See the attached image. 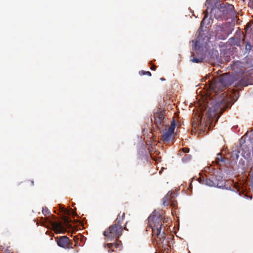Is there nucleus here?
Instances as JSON below:
<instances>
[{"instance_id": "1", "label": "nucleus", "mask_w": 253, "mask_h": 253, "mask_svg": "<svg viewBox=\"0 0 253 253\" xmlns=\"http://www.w3.org/2000/svg\"><path fill=\"white\" fill-rule=\"evenodd\" d=\"M230 101L231 98L225 92L220 94L215 100L209 97L204 102V109H208L207 117L210 120L215 119L217 121L219 117V114H222L231 105Z\"/></svg>"}, {"instance_id": "2", "label": "nucleus", "mask_w": 253, "mask_h": 253, "mask_svg": "<svg viewBox=\"0 0 253 253\" xmlns=\"http://www.w3.org/2000/svg\"><path fill=\"white\" fill-rule=\"evenodd\" d=\"M218 0H207L205 5L210 9V13H213L218 21L226 20L234 17L235 14L233 5L226 2L218 4Z\"/></svg>"}, {"instance_id": "3", "label": "nucleus", "mask_w": 253, "mask_h": 253, "mask_svg": "<svg viewBox=\"0 0 253 253\" xmlns=\"http://www.w3.org/2000/svg\"><path fill=\"white\" fill-rule=\"evenodd\" d=\"M210 38L207 33L200 32L196 41L193 46V50L194 52H192L190 60L193 63H199L202 62L207 57V52L209 51V40Z\"/></svg>"}, {"instance_id": "4", "label": "nucleus", "mask_w": 253, "mask_h": 253, "mask_svg": "<svg viewBox=\"0 0 253 253\" xmlns=\"http://www.w3.org/2000/svg\"><path fill=\"white\" fill-rule=\"evenodd\" d=\"M160 216V214L155 211L148 218L149 226L152 229V236L157 244L163 243L165 240V232H161L162 224Z\"/></svg>"}, {"instance_id": "5", "label": "nucleus", "mask_w": 253, "mask_h": 253, "mask_svg": "<svg viewBox=\"0 0 253 253\" xmlns=\"http://www.w3.org/2000/svg\"><path fill=\"white\" fill-rule=\"evenodd\" d=\"M235 82L233 76L225 74L219 77L218 81L211 85L212 90L216 93L217 91H222L227 86L230 85Z\"/></svg>"}, {"instance_id": "6", "label": "nucleus", "mask_w": 253, "mask_h": 253, "mask_svg": "<svg viewBox=\"0 0 253 253\" xmlns=\"http://www.w3.org/2000/svg\"><path fill=\"white\" fill-rule=\"evenodd\" d=\"M233 30V28L228 23H218L215 25V31L216 32V35L222 34V39L226 38L232 33Z\"/></svg>"}, {"instance_id": "7", "label": "nucleus", "mask_w": 253, "mask_h": 253, "mask_svg": "<svg viewBox=\"0 0 253 253\" xmlns=\"http://www.w3.org/2000/svg\"><path fill=\"white\" fill-rule=\"evenodd\" d=\"M122 230L121 225L114 224L110 226L108 230L104 231L103 235L111 240L113 238H119L122 235Z\"/></svg>"}, {"instance_id": "8", "label": "nucleus", "mask_w": 253, "mask_h": 253, "mask_svg": "<svg viewBox=\"0 0 253 253\" xmlns=\"http://www.w3.org/2000/svg\"><path fill=\"white\" fill-rule=\"evenodd\" d=\"M176 127V123L174 120H173L170 124V126L168 128V129L164 132L162 137L163 140L165 141H169L170 140L171 136L172 133L174 132V130Z\"/></svg>"}, {"instance_id": "9", "label": "nucleus", "mask_w": 253, "mask_h": 253, "mask_svg": "<svg viewBox=\"0 0 253 253\" xmlns=\"http://www.w3.org/2000/svg\"><path fill=\"white\" fill-rule=\"evenodd\" d=\"M154 118L156 125L158 127L161 126H165L166 124V119L162 111L156 112L154 113Z\"/></svg>"}, {"instance_id": "10", "label": "nucleus", "mask_w": 253, "mask_h": 253, "mask_svg": "<svg viewBox=\"0 0 253 253\" xmlns=\"http://www.w3.org/2000/svg\"><path fill=\"white\" fill-rule=\"evenodd\" d=\"M208 42L209 43L210 45L209 51L207 54V56L209 57L213 61H217L219 58V54L218 51L217 50L213 49V48L211 49L212 43L210 41V39L208 41Z\"/></svg>"}, {"instance_id": "11", "label": "nucleus", "mask_w": 253, "mask_h": 253, "mask_svg": "<svg viewBox=\"0 0 253 253\" xmlns=\"http://www.w3.org/2000/svg\"><path fill=\"white\" fill-rule=\"evenodd\" d=\"M69 238L66 236L61 237L57 241V245L58 246L64 249L69 247Z\"/></svg>"}, {"instance_id": "12", "label": "nucleus", "mask_w": 253, "mask_h": 253, "mask_svg": "<svg viewBox=\"0 0 253 253\" xmlns=\"http://www.w3.org/2000/svg\"><path fill=\"white\" fill-rule=\"evenodd\" d=\"M216 187L219 188H223L225 187V182L220 175H216L214 178Z\"/></svg>"}, {"instance_id": "13", "label": "nucleus", "mask_w": 253, "mask_h": 253, "mask_svg": "<svg viewBox=\"0 0 253 253\" xmlns=\"http://www.w3.org/2000/svg\"><path fill=\"white\" fill-rule=\"evenodd\" d=\"M210 9H208L207 8L206 10L204 11L205 16L203 19L201 23V28L204 26L205 25H207L210 23V21L211 20V18H208V13L210 12Z\"/></svg>"}, {"instance_id": "14", "label": "nucleus", "mask_w": 253, "mask_h": 253, "mask_svg": "<svg viewBox=\"0 0 253 253\" xmlns=\"http://www.w3.org/2000/svg\"><path fill=\"white\" fill-rule=\"evenodd\" d=\"M121 246L122 243L121 241H118L117 243L107 244L106 247L109 249L108 250V252H110V250H112V252H114L115 248L120 249L121 248Z\"/></svg>"}, {"instance_id": "15", "label": "nucleus", "mask_w": 253, "mask_h": 253, "mask_svg": "<svg viewBox=\"0 0 253 253\" xmlns=\"http://www.w3.org/2000/svg\"><path fill=\"white\" fill-rule=\"evenodd\" d=\"M174 193L171 191L169 192L164 197L163 199V205L165 206H167L169 205L168 202L169 201L171 202V199L170 198V196L172 195V197L174 196Z\"/></svg>"}, {"instance_id": "16", "label": "nucleus", "mask_w": 253, "mask_h": 253, "mask_svg": "<svg viewBox=\"0 0 253 253\" xmlns=\"http://www.w3.org/2000/svg\"><path fill=\"white\" fill-rule=\"evenodd\" d=\"M225 159L222 157L221 153H218L215 158L214 163L219 166H221L222 164H225Z\"/></svg>"}, {"instance_id": "17", "label": "nucleus", "mask_w": 253, "mask_h": 253, "mask_svg": "<svg viewBox=\"0 0 253 253\" xmlns=\"http://www.w3.org/2000/svg\"><path fill=\"white\" fill-rule=\"evenodd\" d=\"M56 216L51 214L49 216L46 217V220L48 223L50 224L53 226H57V223L55 220Z\"/></svg>"}, {"instance_id": "18", "label": "nucleus", "mask_w": 253, "mask_h": 253, "mask_svg": "<svg viewBox=\"0 0 253 253\" xmlns=\"http://www.w3.org/2000/svg\"><path fill=\"white\" fill-rule=\"evenodd\" d=\"M240 86H247L249 84L248 81L245 78L240 79L237 83H236Z\"/></svg>"}, {"instance_id": "19", "label": "nucleus", "mask_w": 253, "mask_h": 253, "mask_svg": "<svg viewBox=\"0 0 253 253\" xmlns=\"http://www.w3.org/2000/svg\"><path fill=\"white\" fill-rule=\"evenodd\" d=\"M204 183L210 187H216L215 182L211 179H206L204 181Z\"/></svg>"}, {"instance_id": "20", "label": "nucleus", "mask_w": 253, "mask_h": 253, "mask_svg": "<svg viewBox=\"0 0 253 253\" xmlns=\"http://www.w3.org/2000/svg\"><path fill=\"white\" fill-rule=\"evenodd\" d=\"M240 152L238 150L233 151L231 154V158L233 160H238Z\"/></svg>"}, {"instance_id": "21", "label": "nucleus", "mask_w": 253, "mask_h": 253, "mask_svg": "<svg viewBox=\"0 0 253 253\" xmlns=\"http://www.w3.org/2000/svg\"><path fill=\"white\" fill-rule=\"evenodd\" d=\"M191 159V156L189 154L185 155L182 158V161L183 163H187Z\"/></svg>"}, {"instance_id": "22", "label": "nucleus", "mask_w": 253, "mask_h": 253, "mask_svg": "<svg viewBox=\"0 0 253 253\" xmlns=\"http://www.w3.org/2000/svg\"><path fill=\"white\" fill-rule=\"evenodd\" d=\"M124 216H125V213H123L122 217H121V216H120V214H119L118 215V217H117V219H116V221H117V224H116L117 225H121V222L122 220H123V219L124 218Z\"/></svg>"}, {"instance_id": "23", "label": "nucleus", "mask_w": 253, "mask_h": 253, "mask_svg": "<svg viewBox=\"0 0 253 253\" xmlns=\"http://www.w3.org/2000/svg\"><path fill=\"white\" fill-rule=\"evenodd\" d=\"M42 212L44 215H46V214H48L50 213L49 210L48 209L47 207H44L42 208Z\"/></svg>"}, {"instance_id": "24", "label": "nucleus", "mask_w": 253, "mask_h": 253, "mask_svg": "<svg viewBox=\"0 0 253 253\" xmlns=\"http://www.w3.org/2000/svg\"><path fill=\"white\" fill-rule=\"evenodd\" d=\"M245 48H246L247 52H249L251 50V48H252V46H251V44L249 43V42H247L246 43Z\"/></svg>"}, {"instance_id": "25", "label": "nucleus", "mask_w": 253, "mask_h": 253, "mask_svg": "<svg viewBox=\"0 0 253 253\" xmlns=\"http://www.w3.org/2000/svg\"><path fill=\"white\" fill-rule=\"evenodd\" d=\"M141 72L143 75H147L149 76H151V73L149 71H144L143 70H142Z\"/></svg>"}, {"instance_id": "26", "label": "nucleus", "mask_w": 253, "mask_h": 253, "mask_svg": "<svg viewBox=\"0 0 253 253\" xmlns=\"http://www.w3.org/2000/svg\"><path fill=\"white\" fill-rule=\"evenodd\" d=\"M242 156L245 158V159H248L250 157L251 154L250 152H248L246 154H242Z\"/></svg>"}, {"instance_id": "27", "label": "nucleus", "mask_w": 253, "mask_h": 253, "mask_svg": "<svg viewBox=\"0 0 253 253\" xmlns=\"http://www.w3.org/2000/svg\"><path fill=\"white\" fill-rule=\"evenodd\" d=\"M64 211L65 212H67L69 214H70V215H75V212H74V211L72 209H71L70 211H65V210H64Z\"/></svg>"}, {"instance_id": "28", "label": "nucleus", "mask_w": 253, "mask_h": 253, "mask_svg": "<svg viewBox=\"0 0 253 253\" xmlns=\"http://www.w3.org/2000/svg\"><path fill=\"white\" fill-rule=\"evenodd\" d=\"M182 151L184 153H188L189 152V149L188 148H182Z\"/></svg>"}, {"instance_id": "29", "label": "nucleus", "mask_w": 253, "mask_h": 253, "mask_svg": "<svg viewBox=\"0 0 253 253\" xmlns=\"http://www.w3.org/2000/svg\"><path fill=\"white\" fill-rule=\"evenodd\" d=\"M155 68H156V67L152 66V67H151V70H155Z\"/></svg>"}, {"instance_id": "30", "label": "nucleus", "mask_w": 253, "mask_h": 253, "mask_svg": "<svg viewBox=\"0 0 253 253\" xmlns=\"http://www.w3.org/2000/svg\"><path fill=\"white\" fill-rule=\"evenodd\" d=\"M160 80L162 81H165V78H161L160 79Z\"/></svg>"}, {"instance_id": "31", "label": "nucleus", "mask_w": 253, "mask_h": 253, "mask_svg": "<svg viewBox=\"0 0 253 253\" xmlns=\"http://www.w3.org/2000/svg\"><path fill=\"white\" fill-rule=\"evenodd\" d=\"M163 169H164V168H162V169H161V170L160 171V172H159V173H162V170H163Z\"/></svg>"}, {"instance_id": "32", "label": "nucleus", "mask_w": 253, "mask_h": 253, "mask_svg": "<svg viewBox=\"0 0 253 253\" xmlns=\"http://www.w3.org/2000/svg\"><path fill=\"white\" fill-rule=\"evenodd\" d=\"M71 220H70V221L68 220V219H67V222H70Z\"/></svg>"}, {"instance_id": "33", "label": "nucleus", "mask_w": 253, "mask_h": 253, "mask_svg": "<svg viewBox=\"0 0 253 253\" xmlns=\"http://www.w3.org/2000/svg\"><path fill=\"white\" fill-rule=\"evenodd\" d=\"M32 183L33 184V183H34V181H32Z\"/></svg>"}]
</instances>
